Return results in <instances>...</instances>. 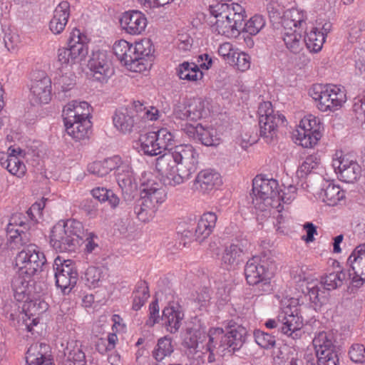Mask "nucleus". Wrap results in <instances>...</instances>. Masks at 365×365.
Wrapping results in <instances>:
<instances>
[{"instance_id":"5fc2aeb1","label":"nucleus","mask_w":365,"mask_h":365,"mask_svg":"<svg viewBox=\"0 0 365 365\" xmlns=\"http://www.w3.org/2000/svg\"><path fill=\"white\" fill-rule=\"evenodd\" d=\"M266 21L262 15H255L242 25L241 31L255 36L265 26Z\"/></svg>"},{"instance_id":"423d86ee","label":"nucleus","mask_w":365,"mask_h":365,"mask_svg":"<svg viewBox=\"0 0 365 365\" xmlns=\"http://www.w3.org/2000/svg\"><path fill=\"white\" fill-rule=\"evenodd\" d=\"M273 264L264 257L255 256L245 267V275L250 285L255 286L259 294L269 293L272 288L270 279L273 275Z\"/></svg>"},{"instance_id":"72a5a7b5","label":"nucleus","mask_w":365,"mask_h":365,"mask_svg":"<svg viewBox=\"0 0 365 365\" xmlns=\"http://www.w3.org/2000/svg\"><path fill=\"white\" fill-rule=\"evenodd\" d=\"M302 287H305L302 289V292L309 296L310 302L315 306L321 307L327 302V291L324 289L320 281L312 280L307 282L304 279Z\"/></svg>"},{"instance_id":"0eeeda50","label":"nucleus","mask_w":365,"mask_h":365,"mask_svg":"<svg viewBox=\"0 0 365 365\" xmlns=\"http://www.w3.org/2000/svg\"><path fill=\"white\" fill-rule=\"evenodd\" d=\"M88 41L86 35L74 29L71 33L68 47H61L57 51L58 62L65 67L81 64L88 53Z\"/></svg>"},{"instance_id":"b1692460","label":"nucleus","mask_w":365,"mask_h":365,"mask_svg":"<svg viewBox=\"0 0 365 365\" xmlns=\"http://www.w3.org/2000/svg\"><path fill=\"white\" fill-rule=\"evenodd\" d=\"M247 244L245 239L235 238L229 246L225 247L221 260L227 269H234L242 262L244 250Z\"/></svg>"},{"instance_id":"dca6fc26","label":"nucleus","mask_w":365,"mask_h":365,"mask_svg":"<svg viewBox=\"0 0 365 365\" xmlns=\"http://www.w3.org/2000/svg\"><path fill=\"white\" fill-rule=\"evenodd\" d=\"M141 200L158 209L159 205L166 198V194L162 185L153 179L150 173H143L141 178Z\"/></svg>"},{"instance_id":"f3484780","label":"nucleus","mask_w":365,"mask_h":365,"mask_svg":"<svg viewBox=\"0 0 365 365\" xmlns=\"http://www.w3.org/2000/svg\"><path fill=\"white\" fill-rule=\"evenodd\" d=\"M22 319L28 331H31L33 327L40 321L41 316L47 311L48 304L40 297L26 299L23 301Z\"/></svg>"},{"instance_id":"3c124183","label":"nucleus","mask_w":365,"mask_h":365,"mask_svg":"<svg viewBox=\"0 0 365 365\" xmlns=\"http://www.w3.org/2000/svg\"><path fill=\"white\" fill-rule=\"evenodd\" d=\"M149 297V289L147 284L145 282L138 283L133 292L132 309L135 311L140 310Z\"/></svg>"},{"instance_id":"e433bc0d","label":"nucleus","mask_w":365,"mask_h":365,"mask_svg":"<svg viewBox=\"0 0 365 365\" xmlns=\"http://www.w3.org/2000/svg\"><path fill=\"white\" fill-rule=\"evenodd\" d=\"M66 133L76 141H81L89 138L91 133V120H76L64 123Z\"/></svg>"},{"instance_id":"0e129e2a","label":"nucleus","mask_w":365,"mask_h":365,"mask_svg":"<svg viewBox=\"0 0 365 365\" xmlns=\"http://www.w3.org/2000/svg\"><path fill=\"white\" fill-rule=\"evenodd\" d=\"M237 51L233 48L232 45L229 43H223L218 48V53L229 63L235 62V55Z\"/></svg>"},{"instance_id":"6e6d98bb","label":"nucleus","mask_w":365,"mask_h":365,"mask_svg":"<svg viewBox=\"0 0 365 365\" xmlns=\"http://www.w3.org/2000/svg\"><path fill=\"white\" fill-rule=\"evenodd\" d=\"M320 164V160L317 155H309L302 163L297 170V175L303 178L317 169Z\"/></svg>"},{"instance_id":"5701e85b","label":"nucleus","mask_w":365,"mask_h":365,"mask_svg":"<svg viewBox=\"0 0 365 365\" xmlns=\"http://www.w3.org/2000/svg\"><path fill=\"white\" fill-rule=\"evenodd\" d=\"M210 12H219L225 18L232 21L235 26L242 29V24L246 17L245 9L237 3H221L217 2L210 5Z\"/></svg>"},{"instance_id":"6e6552de","label":"nucleus","mask_w":365,"mask_h":365,"mask_svg":"<svg viewBox=\"0 0 365 365\" xmlns=\"http://www.w3.org/2000/svg\"><path fill=\"white\" fill-rule=\"evenodd\" d=\"M267 329H277L279 331L293 339H299L302 334L303 319L299 315L298 308L287 306L276 319H269L264 323Z\"/></svg>"},{"instance_id":"e2e57ef3","label":"nucleus","mask_w":365,"mask_h":365,"mask_svg":"<svg viewBox=\"0 0 365 365\" xmlns=\"http://www.w3.org/2000/svg\"><path fill=\"white\" fill-rule=\"evenodd\" d=\"M339 351L326 354H317L318 365H339Z\"/></svg>"},{"instance_id":"39448f33","label":"nucleus","mask_w":365,"mask_h":365,"mask_svg":"<svg viewBox=\"0 0 365 365\" xmlns=\"http://www.w3.org/2000/svg\"><path fill=\"white\" fill-rule=\"evenodd\" d=\"M252 203L256 210L270 212L271 209H274L279 213L283 209L278 182L274 179L257 176L252 182Z\"/></svg>"},{"instance_id":"bf43d9fd","label":"nucleus","mask_w":365,"mask_h":365,"mask_svg":"<svg viewBox=\"0 0 365 365\" xmlns=\"http://www.w3.org/2000/svg\"><path fill=\"white\" fill-rule=\"evenodd\" d=\"M254 338L256 343L264 349H271L275 345V338L274 336L261 330L254 331Z\"/></svg>"},{"instance_id":"2eb2a0df","label":"nucleus","mask_w":365,"mask_h":365,"mask_svg":"<svg viewBox=\"0 0 365 365\" xmlns=\"http://www.w3.org/2000/svg\"><path fill=\"white\" fill-rule=\"evenodd\" d=\"M322 125L319 118L313 115H305L294 133V136L299 144L304 148L315 145L322 137Z\"/></svg>"},{"instance_id":"a211bd4d","label":"nucleus","mask_w":365,"mask_h":365,"mask_svg":"<svg viewBox=\"0 0 365 365\" xmlns=\"http://www.w3.org/2000/svg\"><path fill=\"white\" fill-rule=\"evenodd\" d=\"M114 128L120 134L126 135L140 128L133 106L116 109L112 116Z\"/></svg>"},{"instance_id":"052dcab7","label":"nucleus","mask_w":365,"mask_h":365,"mask_svg":"<svg viewBox=\"0 0 365 365\" xmlns=\"http://www.w3.org/2000/svg\"><path fill=\"white\" fill-rule=\"evenodd\" d=\"M187 155L189 159V163H186V167L189 175L195 173L197 168V153L195 152L192 147L189 145L184 144V155Z\"/></svg>"},{"instance_id":"49530a36","label":"nucleus","mask_w":365,"mask_h":365,"mask_svg":"<svg viewBox=\"0 0 365 365\" xmlns=\"http://www.w3.org/2000/svg\"><path fill=\"white\" fill-rule=\"evenodd\" d=\"M116 178L119 186L122 189H132L133 184L135 183V178L130 163L128 160L120 164L116 174Z\"/></svg>"},{"instance_id":"f257e3e1","label":"nucleus","mask_w":365,"mask_h":365,"mask_svg":"<svg viewBox=\"0 0 365 365\" xmlns=\"http://www.w3.org/2000/svg\"><path fill=\"white\" fill-rule=\"evenodd\" d=\"M222 328L211 329L207 335L200 330L187 328L184 336V354L190 365H199L204 361V355L208 354V362H213L215 355L224 356L227 351L234 353L239 350L245 341L247 329L232 322Z\"/></svg>"},{"instance_id":"1a4fd4ad","label":"nucleus","mask_w":365,"mask_h":365,"mask_svg":"<svg viewBox=\"0 0 365 365\" xmlns=\"http://www.w3.org/2000/svg\"><path fill=\"white\" fill-rule=\"evenodd\" d=\"M46 263V258L40 247L30 244L18 252L15 257V268L20 274L38 276Z\"/></svg>"},{"instance_id":"a19ab883","label":"nucleus","mask_w":365,"mask_h":365,"mask_svg":"<svg viewBox=\"0 0 365 365\" xmlns=\"http://www.w3.org/2000/svg\"><path fill=\"white\" fill-rule=\"evenodd\" d=\"M302 32V31L293 30L292 28H284L282 33V39L286 47L294 53H299L304 45Z\"/></svg>"},{"instance_id":"a878e982","label":"nucleus","mask_w":365,"mask_h":365,"mask_svg":"<svg viewBox=\"0 0 365 365\" xmlns=\"http://www.w3.org/2000/svg\"><path fill=\"white\" fill-rule=\"evenodd\" d=\"M113 53L121 64L133 72H143L145 66L139 63L133 62V45L124 39L116 41L113 46Z\"/></svg>"},{"instance_id":"a18cd8bd","label":"nucleus","mask_w":365,"mask_h":365,"mask_svg":"<svg viewBox=\"0 0 365 365\" xmlns=\"http://www.w3.org/2000/svg\"><path fill=\"white\" fill-rule=\"evenodd\" d=\"M347 273L343 270L333 272L322 277L320 282L324 289L331 291L340 287L347 279Z\"/></svg>"},{"instance_id":"f03ea898","label":"nucleus","mask_w":365,"mask_h":365,"mask_svg":"<svg viewBox=\"0 0 365 365\" xmlns=\"http://www.w3.org/2000/svg\"><path fill=\"white\" fill-rule=\"evenodd\" d=\"M222 328L211 329L207 335L200 330L187 328L184 336V354L190 365H199L204 361V355L208 354V362H213L215 355L224 356L227 351L234 353L239 350L245 341L247 329L232 322Z\"/></svg>"},{"instance_id":"37998d69","label":"nucleus","mask_w":365,"mask_h":365,"mask_svg":"<svg viewBox=\"0 0 365 365\" xmlns=\"http://www.w3.org/2000/svg\"><path fill=\"white\" fill-rule=\"evenodd\" d=\"M17 215L11 217L9 224L7 226V235L11 242H13L16 245H22L26 242V234L24 232L23 227L25 226V223L23 221H20L17 224L16 220Z\"/></svg>"},{"instance_id":"2f4dec72","label":"nucleus","mask_w":365,"mask_h":365,"mask_svg":"<svg viewBox=\"0 0 365 365\" xmlns=\"http://www.w3.org/2000/svg\"><path fill=\"white\" fill-rule=\"evenodd\" d=\"M197 63H189L184 61V81L197 82L203 78V73L200 71L202 69H209L212 66V58L208 54L200 55L197 57Z\"/></svg>"},{"instance_id":"79ce46f5","label":"nucleus","mask_w":365,"mask_h":365,"mask_svg":"<svg viewBox=\"0 0 365 365\" xmlns=\"http://www.w3.org/2000/svg\"><path fill=\"white\" fill-rule=\"evenodd\" d=\"M133 106L137 120L140 118L143 122L155 121L161 116L160 110L154 106H145L140 101H134Z\"/></svg>"},{"instance_id":"69168bd1","label":"nucleus","mask_w":365,"mask_h":365,"mask_svg":"<svg viewBox=\"0 0 365 365\" xmlns=\"http://www.w3.org/2000/svg\"><path fill=\"white\" fill-rule=\"evenodd\" d=\"M351 360L355 363H362L365 361V347L362 344H353L349 351Z\"/></svg>"},{"instance_id":"412c9836","label":"nucleus","mask_w":365,"mask_h":365,"mask_svg":"<svg viewBox=\"0 0 365 365\" xmlns=\"http://www.w3.org/2000/svg\"><path fill=\"white\" fill-rule=\"evenodd\" d=\"M26 151L19 147H9L6 158H0L2 167L5 168L9 173L18 178H22L26 173V166L24 163Z\"/></svg>"},{"instance_id":"680f3d73","label":"nucleus","mask_w":365,"mask_h":365,"mask_svg":"<svg viewBox=\"0 0 365 365\" xmlns=\"http://www.w3.org/2000/svg\"><path fill=\"white\" fill-rule=\"evenodd\" d=\"M160 309L158 300L152 302L149 305L148 318L145 322V326L148 327H153L160 321Z\"/></svg>"},{"instance_id":"cd10ccee","label":"nucleus","mask_w":365,"mask_h":365,"mask_svg":"<svg viewBox=\"0 0 365 365\" xmlns=\"http://www.w3.org/2000/svg\"><path fill=\"white\" fill-rule=\"evenodd\" d=\"M222 184L220 175L212 169H206L200 171L194 182V189L202 193H208Z\"/></svg>"},{"instance_id":"6ab92c4d","label":"nucleus","mask_w":365,"mask_h":365,"mask_svg":"<svg viewBox=\"0 0 365 365\" xmlns=\"http://www.w3.org/2000/svg\"><path fill=\"white\" fill-rule=\"evenodd\" d=\"M88 68L96 81L103 83L113 74V69L108 54L104 51L93 52L88 61Z\"/></svg>"},{"instance_id":"393cba45","label":"nucleus","mask_w":365,"mask_h":365,"mask_svg":"<svg viewBox=\"0 0 365 365\" xmlns=\"http://www.w3.org/2000/svg\"><path fill=\"white\" fill-rule=\"evenodd\" d=\"M52 82L51 78L42 74L39 79L31 82L29 99L32 104H46L51 99Z\"/></svg>"},{"instance_id":"774afa93","label":"nucleus","mask_w":365,"mask_h":365,"mask_svg":"<svg viewBox=\"0 0 365 365\" xmlns=\"http://www.w3.org/2000/svg\"><path fill=\"white\" fill-rule=\"evenodd\" d=\"M234 64L240 71H245L250 67V57L245 53H237L235 55Z\"/></svg>"},{"instance_id":"8fccbe9b","label":"nucleus","mask_w":365,"mask_h":365,"mask_svg":"<svg viewBox=\"0 0 365 365\" xmlns=\"http://www.w3.org/2000/svg\"><path fill=\"white\" fill-rule=\"evenodd\" d=\"M304 44L307 48L313 52L319 51L325 41V37L323 34L319 33L317 28H312V29L307 33L304 38Z\"/></svg>"},{"instance_id":"c85d7f7f","label":"nucleus","mask_w":365,"mask_h":365,"mask_svg":"<svg viewBox=\"0 0 365 365\" xmlns=\"http://www.w3.org/2000/svg\"><path fill=\"white\" fill-rule=\"evenodd\" d=\"M154 51V46L150 39L145 38L136 41L133 46V62L143 64L145 66L144 71L148 70L152 65Z\"/></svg>"},{"instance_id":"4468645a","label":"nucleus","mask_w":365,"mask_h":365,"mask_svg":"<svg viewBox=\"0 0 365 365\" xmlns=\"http://www.w3.org/2000/svg\"><path fill=\"white\" fill-rule=\"evenodd\" d=\"M53 271L56 286L64 294L69 293L76 286L78 277L75 262L58 256L54 259Z\"/></svg>"},{"instance_id":"aec40b11","label":"nucleus","mask_w":365,"mask_h":365,"mask_svg":"<svg viewBox=\"0 0 365 365\" xmlns=\"http://www.w3.org/2000/svg\"><path fill=\"white\" fill-rule=\"evenodd\" d=\"M347 263L353 273L351 284L355 287H360L365 282V243L356 246L349 255Z\"/></svg>"},{"instance_id":"09e8293b","label":"nucleus","mask_w":365,"mask_h":365,"mask_svg":"<svg viewBox=\"0 0 365 365\" xmlns=\"http://www.w3.org/2000/svg\"><path fill=\"white\" fill-rule=\"evenodd\" d=\"M106 276V269L103 267H89L85 274L88 285L90 287H99Z\"/></svg>"},{"instance_id":"4c0bfd02","label":"nucleus","mask_w":365,"mask_h":365,"mask_svg":"<svg viewBox=\"0 0 365 365\" xmlns=\"http://www.w3.org/2000/svg\"><path fill=\"white\" fill-rule=\"evenodd\" d=\"M312 342L316 355L339 351V347L334 344V335L330 332H319Z\"/></svg>"},{"instance_id":"4be33fe9","label":"nucleus","mask_w":365,"mask_h":365,"mask_svg":"<svg viewBox=\"0 0 365 365\" xmlns=\"http://www.w3.org/2000/svg\"><path fill=\"white\" fill-rule=\"evenodd\" d=\"M145 14L137 10L125 11L120 19V25L126 34L137 36L142 34L147 26Z\"/></svg>"},{"instance_id":"7c9ffc66","label":"nucleus","mask_w":365,"mask_h":365,"mask_svg":"<svg viewBox=\"0 0 365 365\" xmlns=\"http://www.w3.org/2000/svg\"><path fill=\"white\" fill-rule=\"evenodd\" d=\"M34 276L29 277L16 272L12 281L14 298L19 302L29 299L34 292Z\"/></svg>"},{"instance_id":"864d4df0","label":"nucleus","mask_w":365,"mask_h":365,"mask_svg":"<svg viewBox=\"0 0 365 365\" xmlns=\"http://www.w3.org/2000/svg\"><path fill=\"white\" fill-rule=\"evenodd\" d=\"M53 85L58 91H68L75 85V76L72 72L64 74L59 73L54 78Z\"/></svg>"},{"instance_id":"603ef678","label":"nucleus","mask_w":365,"mask_h":365,"mask_svg":"<svg viewBox=\"0 0 365 365\" xmlns=\"http://www.w3.org/2000/svg\"><path fill=\"white\" fill-rule=\"evenodd\" d=\"M157 210L155 205H151L140 200V203L135 207L134 211L139 220L146 222L154 217Z\"/></svg>"},{"instance_id":"473e14b6","label":"nucleus","mask_w":365,"mask_h":365,"mask_svg":"<svg viewBox=\"0 0 365 365\" xmlns=\"http://www.w3.org/2000/svg\"><path fill=\"white\" fill-rule=\"evenodd\" d=\"M334 166L339 170L340 178L342 181L353 183L361 175V167L354 160L342 158L335 160Z\"/></svg>"},{"instance_id":"58836bf2","label":"nucleus","mask_w":365,"mask_h":365,"mask_svg":"<svg viewBox=\"0 0 365 365\" xmlns=\"http://www.w3.org/2000/svg\"><path fill=\"white\" fill-rule=\"evenodd\" d=\"M307 14L298 9H292L285 13L283 25L284 28H292L299 31H306L307 29Z\"/></svg>"},{"instance_id":"f8f14e48","label":"nucleus","mask_w":365,"mask_h":365,"mask_svg":"<svg viewBox=\"0 0 365 365\" xmlns=\"http://www.w3.org/2000/svg\"><path fill=\"white\" fill-rule=\"evenodd\" d=\"M173 135L167 129L161 128L157 132L141 135L138 140L139 152L150 156L162 155L173 145Z\"/></svg>"},{"instance_id":"de8ad7c7","label":"nucleus","mask_w":365,"mask_h":365,"mask_svg":"<svg viewBox=\"0 0 365 365\" xmlns=\"http://www.w3.org/2000/svg\"><path fill=\"white\" fill-rule=\"evenodd\" d=\"M41 344H34L26 352V361L27 365H54L51 359L38 352Z\"/></svg>"},{"instance_id":"9d476101","label":"nucleus","mask_w":365,"mask_h":365,"mask_svg":"<svg viewBox=\"0 0 365 365\" xmlns=\"http://www.w3.org/2000/svg\"><path fill=\"white\" fill-rule=\"evenodd\" d=\"M309 96L322 112L334 111L346 100L344 89L336 85H316L309 90Z\"/></svg>"},{"instance_id":"7ed1b4c3","label":"nucleus","mask_w":365,"mask_h":365,"mask_svg":"<svg viewBox=\"0 0 365 365\" xmlns=\"http://www.w3.org/2000/svg\"><path fill=\"white\" fill-rule=\"evenodd\" d=\"M204 103L201 98L188 100L184 106V133L189 138L200 142L206 146L218 144L217 131L212 128H204L197 121L202 116Z\"/></svg>"},{"instance_id":"f704fd0d","label":"nucleus","mask_w":365,"mask_h":365,"mask_svg":"<svg viewBox=\"0 0 365 365\" xmlns=\"http://www.w3.org/2000/svg\"><path fill=\"white\" fill-rule=\"evenodd\" d=\"M70 16V4L67 1L60 2L53 11L49 23V29L53 34H59L64 29Z\"/></svg>"},{"instance_id":"9b49d317","label":"nucleus","mask_w":365,"mask_h":365,"mask_svg":"<svg viewBox=\"0 0 365 365\" xmlns=\"http://www.w3.org/2000/svg\"><path fill=\"white\" fill-rule=\"evenodd\" d=\"M258 115L260 137L265 142L271 143L277 135V128L285 124V117L279 111H274L269 101L259 104Z\"/></svg>"},{"instance_id":"20e7f679","label":"nucleus","mask_w":365,"mask_h":365,"mask_svg":"<svg viewBox=\"0 0 365 365\" xmlns=\"http://www.w3.org/2000/svg\"><path fill=\"white\" fill-rule=\"evenodd\" d=\"M83 235L81 222L73 219L61 220L51 229L50 244L56 251L73 252L82 244Z\"/></svg>"},{"instance_id":"338daca9","label":"nucleus","mask_w":365,"mask_h":365,"mask_svg":"<svg viewBox=\"0 0 365 365\" xmlns=\"http://www.w3.org/2000/svg\"><path fill=\"white\" fill-rule=\"evenodd\" d=\"M4 44L7 49L10 51H14L19 48L21 43V38L16 32H9L5 34Z\"/></svg>"},{"instance_id":"c03bdc74","label":"nucleus","mask_w":365,"mask_h":365,"mask_svg":"<svg viewBox=\"0 0 365 365\" xmlns=\"http://www.w3.org/2000/svg\"><path fill=\"white\" fill-rule=\"evenodd\" d=\"M81 343L76 340H70L64 349V355L70 361H73V365H85V353L82 350Z\"/></svg>"},{"instance_id":"ea45409f","label":"nucleus","mask_w":365,"mask_h":365,"mask_svg":"<svg viewBox=\"0 0 365 365\" xmlns=\"http://www.w3.org/2000/svg\"><path fill=\"white\" fill-rule=\"evenodd\" d=\"M320 197L329 206H334L345 197V192L339 185L330 182H325L323 185Z\"/></svg>"},{"instance_id":"ddd939ff","label":"nucleus","mask_w":365,"mask_h":365,"mask_svg":"<svg viewBox=\"0 0 365 365\" xmlns=\"http://www.w3.org/2000/svg\"><path fill=\"white\" fill-rule=\"evenodd\" d=\"M217 220V215L213 212H205L196 225L194 215L187 216L184 227V238L190 237L200 242L207 238L213 232Z\"/></svg>"},{"instance_id":"c9c22d12","label":"nucleus","mask_w":365,"mask_h":365,"mask_svg":"<svg viewBox=\"0 0 365 365\" xmlns=\"http://www.w3.org/2000/svg\"><path fill=\"white\" fill-rule=\"evenodd\" d=\"M210 14L215 19V21L212 26L213 32L227 38L237 37L240 34L241 29L237 26H235L232 21L222 18V15L219 12H210Z\"/></svg>"},{"instance_id":"bb28decb","label":"nucleus","mask_w":365,"mask_h":365,"mask_svg":"<svg viewBox=\"0 0 365 365\" xmlns=\"http://www.w3.org/2000/svg\"><path fill=\"white\" fill-rule=\"evenodd\" d=\"M91 107L86 101H72L63 110V123L76 120H91Z\"/></svg>"},{"instance_id":"c756f323","label":"nucleus","mask_w":365,"mask_h":365,"mask_svg":"<svg viewBox=\"0 0 365 365\" xmlns=\"http://www.w3.org/2000/svg\"><path fill=\"white\" fill-rule=\"evenodd\" d=\"M182 307L178 301L169 303L163 311L162 319L166 329L170 333H175L181 327L182 319Z\"/></svg>"},{"instance_id":"13d9d810","label":"nucleus","mask_w":365,"mask_h":365,"mask_svg":"<svg viewBox=\"0 0 365 365\" xmlns=\"http://www.w3.org/2000/svg\"><path fill=\"white\" fill-rule=\"evenodd\" d=\"M115 230L125 237H130L136 230L135 222L128 217L120 218L115 225Z\"/></svg>"},{"instance_id":"4d7b16f0","label":"nucleus","mask_w":365,"mask_h":365,"mask_svg":"<svg viewBox=\"0 0 365 365\" xmlns=\"http://www.w3.org/2000/svg\"><path fill=\"white\" fill-rule=\"evenodd\" d=\"M173 346L170 340L167 338H161L158 340L157 346L153 351V356L157 361H162L165 356L173 352Z\"/></svg>"}]
</instances>
